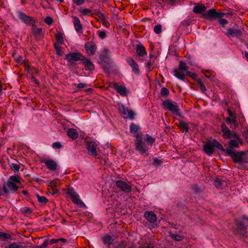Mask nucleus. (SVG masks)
<instances>
[{
  "instance_id": "1",
  "label": "nucleus",
  "mask_w": 248,
  "mask_h": 248,
  "mask_svg": "<svg viewBox=\"0 0 248 248\" xmlns=\"http://www.w3.org/2000/svg\"><path fill=\"white\" fill-rule=\"evenodd\" d=\"M22 181V179L18 175L10 176L3 186L4 192L6 194L15 193L17 191Z\"/></svg>"
},
{
  "instance_id": "2",
  "label": "nucleus",
  "mask_w": 248,
  "mask_h": 248,
  "mask_svg": "<svg viewBox=\"0 0 248 248\" xmlns=\"http://www.w3.org/2000/svg\"><path fill=\"white\" fill-rule=\"evenodd\" d=\"M225 15L224 13L218 12L215 9H211L203 13V17L206 19L219 18V23L224 27V25L228 23L227 20L222 17Z\"/></svg>"
},
{
  "instance_id": "3",
  "label": "nucleus",
  "mask_w": 248,
  "mask_h": 248,
  "mask_svg": "<svg viewBox=\"0 0 248 248\" xmlns=\"http://www.w3.org/2000/svg\"><path fill=\"white\" fill-rule=\"evenodd\" d=\"M142 136V133H137L134 135V137L135 138V149L141 155L146 153L149 150L148 146L143 140Z\"/></svg>"
},
{
  "instance_id": "4",
  "label": "nucleus",
  "mask_w": 248,
  "mask_h": 248,
  "mask_svg": "<svg viewBox=\"0 0 248 248\" xmlns=\"http://www.w3.org/2000/svg\"><path fill=\"white\" fill-rule=\"evenodd\" d=\"M188 68V67L187 66L186 63L185 62L180 61L179 62L178 68L175 69L173 70L174 76L180 80L185 81V73H186V71H187Z\"/></svg>"
},
{
  "instance_id": "5",
  "label": "nucleus",
  "mask_w": 248,
  "mask_h": 248,
  "mask_svg": "<svg viewBox=\"0 0 248 248\" xmlns=\"http://www.w3.org/2000/svg\"><path fill=\"white\" fill-rule=\"evenodd\" d=\"M226 154L231 157L235 163H247L244 158V153L236 150H227Z\"/></svg>"
},
{
  "instance_id": "6",
  "label": "nucleus",
  "mask_w": 248,
  "mask_h": 248,
  "mask_svg": "<svg viewBox=\"0 0 248 248\" xmlns=\"http://www.w3.org/2000/svg\"><path fill=\"white\" fill-rule=\"evenodd\" d=\"M235 224L237 232L241 235H244L246 233V230L248 226V217L246 215H243L240 221H236Z\"/></svg>"
},
{
  "instance_id": "7",
  "label": "nucleus",
  "mask_w": 248,
  "mask_h": 248,
  "mask_svg": "<svg viewBox=\"0 0 248 248\" xmlns=\"http://www.w3.org/2000/svg\"><path fill=\"white\" fill-rule=\"evenodd\" d=\"M162 106L166 110L177 115L178 114L179 108L175 102H172L170 100H166L163 102Z\"/></svg>"
},
{
  "instance_id": "8",
  "label": "nucleus",
  "mask_w": 248,
  "mask_h": 248,
  "mask_svg": "<svg viewBox=\"0 0 248 248\" xmlns=\"http://www.w3.org/2000/svg\"><path fill=\"white\" fill-rule=\"evenodd\" d=\"M84 56L79 52L69 53L66 55V59L69 62H73L78 61H81L83 59Z\"/></svg>"
},
{
  "instance_id": "9",
  "label": "nucleus",
  "mask_w": 248,
  "mask_h": 248,
  "mask_svg": "<svg viewBox=\"0 0 248 248\" xmlns=\"http://www.w3.org/2000/svg\"><path fill=\"white\" fill-rule=\"evenodd\" d=\"M116 186L122 191L128 193L131 191V186L128 183L122 180L116 182Z\"/></svg>"
},
{
  "instance_id": "10",
  "label": "nucleus",
  "mask_w": 248,
  "mask_h": 248,
  "mask_svg": "<svg viewBox=\"0 0 248 248\" xmlns=\"http://www.w3.org/2000/svg\"><path fill=\"white\" fill-rule=\"evenodd\" d=\"M228 180L224 177H217L214 181V184L218 189H223L228 186Z\"/></svg>"
},
{
  "instance_id": "11",
  "label": "nucleus",
  "mask_w": 248,
  "mask_h": 248,
  "mask_svg": "<svg viewBox=\"0 0 248 248\" xmlns=\"http://www.w3.org/2000/svg\"><path fill=\"white\" fill-rule=\"evenodd\" d=\"M68 194L70 196L72 202L80 207L85 206V204L79 199V195L72 190H69Z\"/></svg>"
},
{
  "instance_id": "12",
  "label": "nucleus",
  "mask_w": 248,
  "mask_h": 248,
  "mask_svg": "<svg viewBox=\"0 0 248 248\" xmlns=\"http://www.w3.org/2000/svg\"><path fill=\"white\" fill-rule=\"evenodd\" d=\"M120 110L124 118L131 120L135 119V113L132 110L128 109L123 105L122 106Z\"/></svg>"
},
{
  "instance_id": "13",
  "label": "nucleus",
  "mask_w": 248,
  "mask_h": 248,
  "mask_svg": "<svg viewBox=\"0 0 248 248\" xmlns=\"http://www.w3.org/2000/svg\"><path fill=\"white\" fill-rule=\"evenodd\" d=\"M42 163L45 164L47 168L52 171H56L57 169L58 165L53 160L50 159H43L41 160Z\"/></svg>"
},
{
  "instance_id": "14",
  "label": "nucleus",
  "mask_w": 248,
  "mask_h": 248,
  "mask_svg": "<svg viewBox=\"0 0 248 248\" xmlns=\"http://www.w3.org/2000/svg\"><path fill=\"white\" fill-rule=\"evenodd\" d=\"M85 49L89 55H93L95 54L97 48L96 46L93 42H88L85 44Z\"/></svg>"
},
{
  "instance_id": "15",
  "label": "nucleus",
  "mask_w": 248,
  "mask_h": 248,
  "mask_svg": "<svg viewBox=\"0 0 248 248\" xmlns=\"http://www.w3.org/2000/svg\"><path fill=\"white\" fill-rule=\"evenodd\" d=\"M235 140H232L229 142V146L227 148L226 150L231 149V150H235L234 148H238L239 143H242V139L236 134V136L234 137Z\"/></svg>"
},
{
  "instance_id": "16",
  "label": "nucleus",
  "mask_w": 248,
  "mask_h": 248,
  "mask_svg": "<svg viewBox=\"0 0 248 248\" xmlns=\"http://www.w3.org/2000/svg\"><path fill=\"white\" fill-rule=\"evenodd\" d=\"M221 130L223 132V137L224 139H229L236 136V134L234 132H231V130L227 127L225 124H221Z\"/></svg>"
},
{
  "instance_id": "17",
  "label": "nucleus",
  "mask_w": 248,
  "mask_h": 248,
  "mask_svg": "<svg viewBox=\"0 0 248 248\" xmlns=\"http://www.w3.org/2000/svg\"><path fill=\"white\" fill-rule=\"evenodd\" d=\"M18 17L22 20L25 24L28 25H33L34 23V21L31 16H29L21 12H19L17 13Z\"/></svg>"
},
{
  "instance_id": "18",
  "label": "nucleus",
  "mask_w": 248,
  "mask_h": 248,
  "mask_svg": "<svg viewBox=\"0 0 248 248\" xmlns=\"http://www.w3.org/2000/svg\"><path fill=\"white\" fill-rule=\"evenodd\" d=\"M126 61L132 68V71L135 74L139 75L140 73V70L139 69L138 64L133 58L131 57H127L126 59Z\"/></svg>"
},
{
  "instance_id": "19",
  "label": "nucleus",
  "mask_w": 248,
  "mask_h": 248,
  "mask_svg": "<svg viewBox=\"0 0 248 248\" xmlns=\"http://www.w3.org/2000/svg\"><path fill=\"white\" fill-rule=\"evenodd\" d=\"M226 34L229 37L240 38L242 36V32L240 30L229 28L227 30Z\"/></svg>"
},
{
  "instance_id": "20",
  "label": "nucleus",
  "mask_w": 248,
  "mask_h": 248,
  "mask_svg": "<svg viewBox=\"0 0 248 248\" xmlns=\"http://www.w3.org/2000/svg\"><path fill=\"white\" fill-rule=\"evenodd\" d=\"M96 146L97 144L94 141L87 143V149L90 155L95 157L97 156Z\"/></svg>"
},
{
  "instance_id": "21",
  "label": "nucleus",
  "mask_w": 248,
  "mask_h": 248,
  "mask_svg": "<svg viewBox=\"0 0 248 248\" xmlns=\"http://www.w3.org/2000/svg\"><path fill=\"white\" fill-rule=\"evenodd\" d=\"M136 52L137 55L140 58L141 61H143L142 58L147 55L145 48L142 44L136 46Z\"/></svg>"
},
{
  "instance_id": "22",
  "label": "nucleus",
  "mask_w": 248,
  "mask_h": 248,
  "mask_svg": "<svg viewBox=\"0 0 248 248\" xmlns=\"http://www.w3.org/2000/svg\"><path fill=\"white\" fill-rule=\"evenodd\" d=\"M203 151L205 153L209 156L211 155L214 152V145L212 143L209 141L203 145Z\"/></svg>"
},
{
  "instance_id": "23",
  "label": "nucleus",
  "mask_w": 248,
  "mask_h": 248,
  "mask_svg": "<svg viewBox=\"0 0 248 248\" xmlns=\"http://www.w3.org/2000/svg\"><path fill=\"white\" fill-rule=\"evenodd\" d=\"M145 218L149 222L154 223L156 221V215L152 211H145L144 214Z\"/></svg>"
},
{
  "instance_id": "24",
  "label": "nucleus",
  "mask_w": 248,
  "mask_h": 248,
  "mask_svg": "<svg viewBox=\"0 0 248 248\" xmlns=\"http://www.w3.org/2000/svg\"><path fill=\"white\" fill-rule=\"evenodd\" d=\"M114 89L122 96H125L127 94V90L125 87L119 85L117 83H113Z\"/></svg>"
},
{
  "instance_id": "25",
  "label": "nucleus",
  "mask_w": 248,
  "mask_h": 248,
  "mask_svg": "<svg viewBox=\"0 0 248 248\" xmlns=\"http://www.w3.org/2000/svg\"><path fill=\"white\" fill-rule=\"evenodd\" d=\"M82 63L84 65L86 70L92 71L94 69V64L88 59H87L84 56L82 60Z\"/></svg>"
},
{
  "instance_id": "26",
  "label": "nucleus",
  "mask_w": 248,
  "mask_h": 248,
  "mask_svg": "<svg viewBox=\"0 0 248 248\" xmlns=\"http://www.w3.org/2000/svg\"><path fill=\"white\" fill-rule=\"evenodd\" d=\"M73 17L74 18L73 24L76 31L78 32H82V25L81 24L79 18L76 16H74Z\"/></svg>"
},
{
  "instance_id": "27",
  "label": "nucleus",
  "mask_w": 248,
  "mask_h": 248,
  "mask_svg": "<svg viewBox=\"0 0 248 248\" xmlns=\"http://www.w3.org/2000/svg\"><path fill=\"white\" fill-rule=\"evenodd\" d=\"M130 132L131 134H132L134 137V135L137 134V133H141V132H139V131L141 129V127L134 123H131L129 126Z\"/></svg>"
},
{
  "instance_id": "28",
  "label": "nucleus",
  "mask_w": 248,
  "mask_h": 248,
  "mask_svg": "<svg viewBox=\"0 0 248 248\" xmlns=\"http://www.w3.org/2000/svg\"><path fill=\"white\" fill-rule=\"evenodd\" d=\"M206 10V7L203 4L198 3L194 7L193 12L195 14H202Z\"/></svg>"
},
{
  "instance_id": "29",
  "label": "nucleus",
  "mask_w": 248,
  "mask_h": 248,
  "mask_svg": "<svg viewBox=\"0 0 248 248\" xmlns=\"http://www.w3.org/2000/svg\"><path fill=\"white\" fill-rule=\"evenodd\" d=\"M101 60L104 62H108L109 60V49L108 48H104L103 50V54L100 56Z\"/></svg>"
},
{
  "instance_id": "30",
  "label": "nucleus",
  "mask_w": 248,
  "mask_h": 248,
  "mask_svg": "<svg viewBox=\"0 0 248 248\" xmlns=\"http://www.w3.org/2000/svg\"><path fill=\"white\" fill-rule=\"evenodd\" d=\"M67 134L68 137L73 140L76 139L78 137V134L76 130L74 128H70L67 131Z\"/></svg>"
},
{
  "instance_id": "31",
  "label": "nucleus",
  "mask_w": 248,
  "mask_h": 248,
  "mask_svg": "<svg viewBox=\"0 0 248 248\" xmlns=\"http://www.w3.org/2000/svg\"><path fill=\"white\" fill-rule=\"evenodd\" d=\"M144 140L146 142V145L150 146H152L155 141V138L152 137L149 134L146 135L145 138Z\"/></svg>"
},
{
  "instance_id": "32",
  "label": "nucleus",
  "mask_w": 248,
  "mask_h": 248,
  "mask_svg": "<svg viewBox=\"0 0 248 248\" xmlns=\"http://www.w3.org/2000/svg\"><path fill=\"white\" fill-rule=\"evenodd\" d=\"M179 127L183 131L188 132L189 130L188 124L183 121H180L178 124Z\"/></svg>"
},
{
  "instance_id": "33",
  "label": "nucleus",
  "mask_w": 248,
  "mask_h": 248,
  "mask_svg": "<svg viewBox=\"0 0 248 248\" xmlns=\"http://www.w3.org/2000/svg\"><path fill=\"white\" fill-rule=\"evenodd\" d=\"M102 240L105 245H110L113 243L114 239L109 235H106L102 238Z\"/></svg>"
},
{
  "instance_id": "34",
  "label": "nucleus",
  "mask_w": 248,
  "mask_h": 248,
  "mask_svg": "<svg viewBox=\"0 0 248 248\" xmlns=\"http://www.w3.org/2000/svg\"><path fill=\"white\" fill-rule=\"evenodd\" d=\"M212 144H213V145H214V148L215 147H216L218 149L221 150L222 151L225 152L226 154V153H227L226 149H225V148H224L223 146L219 142H218L217 140H213Z\"/></svg>"
},
{
  "instance_id": "35",
  "label": "nucleus",
  "mask_w": 248,
  "mask_h": 248,
  "mask_svg": "<svg viewBox=\"0 0 248 248\" xmlns=\"http://www.w3.org/2000/svg\"><path fill=\"white\" fill-rule=\"evenodd\" d=\"M78 11L79 13L81 14L82 15L91 16L93 15L92 10L87 8H80V9H79Z\"/></svg>"
},
{
  "instance_id": "36",
  "label": "nucleus",
  "mask_w": 248,
  "mask_h": 248,
  "mask_svg": "<svg viewBox=\"0 0 248 248\" xmlns=\"http://www.w3.org/2000/svg\"><path fill=\"white\" fill-rule=\"evenodd\" d=\"M42 31V28H33L32 29L33 33V34H34L35 35L36 38H40L41 37Z\"/></svg>"
},
{
  "instance_id": "37",
  "label": "nucleus",
  "mask_w": 248,
  "mask_h": 248,
  "mask_svg": "<svg viewBox=\"0 0 248 248\" xmlns=\"http://www.w3.org/2000/svg\"><path fill=\"white\" fill-rule=\"evenodd\" d=\"M36 197L38 201L40 203L42 204H45L48 202V200L45 196H40L39 195L37 194L36 195Z\"/></svg>"
},
{
  "instance_id": "38",
  "label": "nucleus",
  "mask_w": 248,
  "mask_h": 248,
  "mask_svg": "<svg viewBox=\"0 0 248 248\" xmlns=\"http://www.w3.org/2000/svg\"><path fill=\"white\" fill-rule=\"evenodd\" d=\"M8 248H26V247L17 243L14 242L9 245Z\"/></svg>"
},
{
  "instance_id": "39",
  "label": "nucleus",
  "mask_w": 248,
  "mask_h": 248,
  "mask_svg": "<svg viewBox=\"0 0 248 248\" xmlns=\"http://www.w3.org/2000/svg\"><path fill=\"white\" fill-rule=\"evenodd\" d=\"M55 37L56 38L57 41L59 44H62L63 43V36L61 32H59L58 33L56 34Z\"/></svg>"
},
{
  "instance_id": "40",
  "label": "nucleus",
  "mask_w": 248,
  "mask_h": 248,
  "mask_svg": "<svg viewBox=\"0 0 248 248\" xmlns=\"http://www.w3.org/2000/svg\"><path fill=\"white\" fill-rule=\"evenodd\" d=\"M198 84L199 86V87L202 93H204L206 91V89L203 82L200 79H197Z\"/></svg>"
},
{
  "instance_id": "41",
  "label": "nucleus",
  "mask_w": 248,
  "mask_h": 248,
  "mask_svg": "<svg viewBox=\"0 0 248 248\" xmlns=\"http://www.w3.org/2000/svg\"><path fill=\"white\" fill-rule=\"evenodd\" d=\"M11 169L15 172H18L20 169V166L15 163H11L10 165Z\"/></svg>"
},
{
  "instance_id": "42",
  "label": "nucleus",
  "mask_w": 248,
  "mask_h": 248,
  "mask_svg": "<svg viewBox=\"0 0 248 248\" xmlns=\"http://www.w3.org/2000/svg\"><path fill=\"white\" fill-rule=\"evenodd\" d=\"M11 238L10 234L3 232H0V239L7 240Z\"/></svg>"
},
{
  "instance_id": "43",
  "label": "nucleus",
  "mask_w": 248,
  "mask_h": 248,
  "mask_svg": "<svg viewBox=\"0 0 248 248\" xmlns=\"http://www.w3.org/2000/svg\"><path fill=\"white\" fill-rule=\"evenodd\" d=\"M54 48L56 50L57 54L59 55H62V51L61 50V47L56 43L54 44Z\"/></svg>"
},
{
  "instance_id": "44",
  "label": "nucleus",
  "mask_w": 248,
  "mask_h": 248,
  "mask_svg": "<svg viewBox=\"0 0 248 248\" xmlns=\"http://www.w3.org/2000/svg\"><path fill=\"white\" fill-rule=\"evenodd\" d=\"M154 32L156 34L160 33L162 31V26L160 24L155 25L154 29Z\"/></svg>"
},
{
  "instance_id": "45",
  "label": "nucleus",
  "mask_w": 248,
  "mask_h": 248,
  "mask_svg": "<svg viewBox=\"0 0 248 248\" xmlns=\"http://www.w3.org/2000/svg\"><path fill=\"white\" fill-rule=\"evenodd\" d=\"M169 93V91L167 88L163 87L161 89L160 94L162 96H167Z\"/></svg>"
},
{
  "instance_id": "46",
  "label": "nucleus",
  "mask_w": 248,
  "mask_h": 248,
  "mask_svg": "<svg viewBox=\"0 0 248 248\" xmlns=\"http://www.w3.org/2000/svg\"><path fill=\"white\" fill-rule=\"evenodd\" d=\"M170 236L173 239L177 241H181L183 238L181 235L178 234H171Z\"/></svg>"
},
{
  "instance_id": "47",
  "label": "nucleus",
  "mask_w": 248,
  "mask_h": 248,
  "mask_svg": "<svg viewBox=\"0 0 248 248\" xmlns=\"http://www.w3.org/2000/svg\"><path fill=\"white\" fill-rule=\"evenodd\" d=\"M45 22L48 25H51L53 23V19L50 16H47L44 20Z\"/></svg>"
},
{
  "instance_id": "48",
  "label": "nucleus",
  "mask_w": 248,
  "mask_h": 248,
  "mask_svg": "<svg viewBox=\"0 0 248 248\" xmlns=\"http://www.w3.org/2000/svg\"><path fill=\"white\" fill-rule=\"evenodd\" d=\"M72 1L77 6H79L84 4L85 3V0H72Z\"/></svg>"
},
{
  "instance_id": "49",
  "label": "nucleus",
  "mask_w": 248,
  "mask_h": 248,
  "mask_svg": "<svg viewBox=\"0 0 248 248\" xmlns=\"http://www.w3.org/2000/svg\"><path fill=\"white\" fill-rule=\"evenodd\" d=\"M97 34L98 36L102 39H104L106 36V32L105 31H98Z\"/></svg>"
},
{
  "instance_id": "50",
  "label": "nucleus",
  "mask_w": 248,
  "mask_h": 248,
  "mask_svg": "<svg viewBox=\"0 0 248 248\" xmlns=\"http://www.w3.org/2000/svg\"><path fill=\"white\" fill-rule=\"evenodd\" d=\"M52 146L54 149H60L62 148V145L60 142H54L52 144Z\"/></svg>"
},
{
  "instance_id": "51",
  "label": "nucleus",
  "mask_w": 248,
  "mask_h": 248,
  "mask_svg": "<svg viewBox=\"0 0 248 248\" xmlns=\"http://www.w3.org/2000/svg\"><path fill=\"white\" fill-rule=\"evenodd\" d=\"M226 121L229 124H231L232 123L235 124L236 123L234 117H232V118L228 117L226 119Z\"/></svg>"
},
{
  "instance_id": "52",
  "label": "nucleus",
  "mask_w": 248,
  "mask_h": 248,
  "mask_svg": "<svg viewBox=\"0 0 248 248\" xmlns=\"http://www.w3.org/2000/svg\"><path fill=\"white\" fill-rule=\"evenodd\" d=\"M186 75L194 79H195L196 78H197V75L196 74H195L194 73H191L188 71H186Z\"/></svg>"
},
{
  "instance_id": "53",
  "label": "nucleus",
  "mask_w": 248,
  "mask_h": 248,
  "mask_svg": "<svg viewBox=\"0 0 248 248\" xmlns=\"http://www.w3.org/2000/svg\"><path fill=\"white\" fill-rule=\"evenodd\" d=\"M126 246V243L125 241H122L121 243L118 245L116 248H125Z\"/></svg>"
},
{
  "instance_id": "54",
  "label": "nucleus",
  "mask_w": 248,
  "mask_h": 248,
  "mask_svg": "<svg viewBox=\"0 0 248 248\" xmlns=\"http://www.w3.org/2000/svg\"><path fill=\"white\" fill-rule=\"evenodd\" d=\"M152 64H153V62H152L151 60H150V61H149L146 63V67L148 68L149 71H151L152 70L151 66H152Z\"/></svg>"
},
{
  "instance_id": "55",
  "label": "nucleus",
  "mask_w": 248,
  "mask_h": 248,
  "mask_svg": "<svg viewBox=\"0 0 248 248\" xmlns=\"http://www.w3.org/2000/svg\"><path fill=\"white\" fill-rule=\"evenodd\" d=\"M87 84L85 83H80L77 84V87L78 89H82L87 86Z\"/></svg>"
},
{
  "instance_id": "56",
  "label": "nucleus",
  "mask_w": 248,
  "mask_h": 248,
  "mask_svg": "<svg viewBox=\"0 0 248 248\" xmlns=\"http://www.w3.org/2000/svg\"><path fill=\"white\" fill-rule=\"evenodd\" d=\"M21 211L25 213H30L31 212V210L28 207L23 208Z\"/></svg>"
},
{
  "instance_id": "57",
  "label": "nucleus",
  "mask_w": 248,
  "mask_h": 248,
  "mask_svg": "<svg viewBox=\"0 0 248 248\" xmlns=\"http://www.w3.org/2000/svg\"><path fill=\"white\" fill-rule=\"evenodd\" d=\"M59 242L58 239H51L49 241V244L50 245H52L55 243H57Z\"/></svg>"
},
{
  "instance_id": "58",
  "label": "nucleus",
  "mask_w": 248,
  "mask_h": 248,
  "mask_svg": "<svg viewBox=\"0 0 248 248\" xmlns=\"http://www.w3.org/2000/svg\"><path fill=\"white\" fill-rule=\"evenodd\" d=\"M16 61L18 63H22L23 60L22 57L21 56H18V57L16 58Z\"/></svg>"
},
{
  "instance_id": "59",
  "label": "nucleus",
  "mask_w": 248,
  "mask_h": 248,
  "mask_svg": "<svg viewBox=\"0 0 248 248\" xmlns=\"http://www.w3.org/2000/svg\"><path fill=\"white\" fill-rule=\"evenodd\" d=\"M161 161L158 159V158H155L154 159V162L155 163V164H160V163L161 162Z\"/></svg>"
},
{
  "instance_id": "60",
  "label": "nucleus",
  "mask_w": 248,
  "mask_h": 248,
  "mask_svg": "<svg viewBox=\"0 0 248 248\" xmlns=\"http://www.w3.org/2000/svg\"><path fill=\"white\" fill-rule=\"evenodd\" d=\"M182 24L184 26H188L190 24V22L189 20H185L182 22Z\"/></svg>"
},
{
  "instance_id": "61",
  "label": "nucleus",
  "mask_w": 248,
  "mask_h": 248,
  "mask_svg": "<svg viewBox=\"0 0 248 248\" xmlns=\"http://www.w3.org/2000/svg\"><path fill=\"white\" fill-rule=\"evenodd\" d=\"M59 242L62 241V242H66L67 241V240L66 239L63 238H61L60 239H58Z\"/></svg>"
},
{
  "instance_id": "62",
  "label": "nucleus",
  "mask_w": 248,
  "mask_h": 248,
  "mask_svg": "<svg viewBox=\"0 0 248 248\" xmlns=\"http://www.w3.org/2000/svg\"><path fill=\"white\" fill-rule=\"evenodd\" d=\"M245 58L247 59V60L248 61V52H245Z\"/></svg>"
},
{
  "instance_id": "63",
  "label": "nucleus",
  "mask_w": 248,
  "mask_h": 248,
  "mask_svg": "<svg viewBox=\"0 0 248 248\" xmlns=\"http://www.w3.org/2000/svg\"><path fill=\"white\" fill-rule=\"evenodd\" d=\"M228 112L230 115V116L232 117H234L233 116V114H232V111L230 110H228Z\"/></svg>"
},
{
  "instance_id": "64",
  "label": "nucleus",
  "mask_w": 248,
  "mask_h": 248,
  "mask_svg": "<svg viewBox=\"0 0 248 248\" xmlns=\"http://www.w3.org/2000/svg\"><path fill=\"white\" fill-rule=\"evenodd\" d=\"M22 193L24 195H27V194H28V191L25 190H23V191H22Z\"/></svg>"
}]
</instances>
